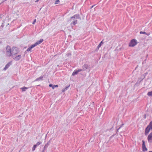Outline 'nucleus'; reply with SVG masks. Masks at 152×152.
<instances>
[{"mask_svg": "<svg viewBox=\"0 0 152 152\" xmlns=\"http://www.w3.org/2000/svg\"><path fill=\"white\" fill-rule=\"evenodd\" d=\"M21 88L22 90V91H25L26 89H27L28 88L25 87H23Z\"/></svg>", "mask_w": 152, "mask_h": 152, "instance_id": "nucleus-13", "label": "nucleus"}, {"mask_svg": "<svg viewBox=\"0 0 152 152\" xmlns=\"http://www.w3.org/2000/svg\"><path fill=\"white\" fill-rule=\"evenodd\" d=\"M79 18V15H75L72 17H71V18H76L77 19Z\"/></svg>", "mask_w": 152, "mask_h": 152, "instance_id": "nucleus-7", "label": "nucleus"}, {"mask_svg": "<svg viewBox=\"0 0 152 152\" xmlns=\"http://www.w3.org/2000/svg\"><path fill=\"white\" fill-rule=\"evenodd\" d=\"M42 78H43V77H42V76L40 77H39L37 78V79H36L35 80V81H39V80H42Z\"/></svg>", "mask_w": 152, "mask_h": 152, "instance_id": "nucleus-11", "label": "nucleus"}, {"mask_svg": "<svg viewBox=\"0 0 152 152\" xmlns=\"http://www.w3.org/2000/svg\"><path fill=\"white\" fill-rule=\"evenodd\" d=\"M43 39H41L39 41H37L34 44L32 45L30 47H29L27 50L28 51H29L31 50V49L34 48V47L36 46L37 45L41 43L43 41Z\"/></svg>", "mask_w": 152, "mask_h": 152, "instance_id": "nucleus-2", "label": "nucleus"}, {"mask_svg": "<svg viewBox=\"0 0 152 152\" xmlns=\"http://www.w3.org/2000/svg\"><path fill=\"white\" fill-rule=\"evenodd\" d=\"M148 140L149 142H152V132L151 133L148 137Z\"/></svg>", "mask_w": 152, "mask_h": 152, "instance_id": "nucleus-6", "label": "nucleus"}, {"mask_svg": "<svg viewBox=\"0 0 152 152\" xmlns=\"http://www.w3.org/2000/svg\"><path fill=\"white\" fill-rule=\"evenodd\" d=\"M103 44V40H102L100 42V43L98 45V48H99L101 46L102 44Z\"/></svg>", "mask_w": 152, "mask_h": 152, "instance_id": "nucleus-14", "label": "nucleus"}, {"mask_svg": "<svg viewBox=\"0 0 152 152\" xmlns=\"http://www.w3.org/2000/svg\"><path fill=\"white\" fill-rule=\"evenodd\" d=\"M82 70H83L82 69H79L78 70H77V71L78 72H80L82 71Z\"/></svg>", "mask_w": 152, "mask_h": 152, "instance_id": "nucleus-20", "label": "nucleus"}, {"mask_svg": "<svg viewBox=\"0 0 152 152\" xmlns=\"http://www.w3.org/2000/svg\"><path fill=\"white\" fill-rule=\"evenodd\" d=\"M137 41L135 39H132L131 40L129 46V47H133L137 44Z\"/></svg>", "mask_w": 152, "mask_h": 152, "instance_id": "nucleus-3", "label": "nucleus"}, {"mask_svg": "<svg viewBox=\"0 0 152 152\" xmlns=\"http://www.w3.org/2000/svg\"><path fill=\"white\" fill-rule=\"evenodd\" d=\"M149 152H152L151 151H149Z\"/></svg>", "mask_w": 152, "mask_h": 152, "instance_id": "nucleus-26", "label": "nucleus"}, {"mask_svg": "<svg viewBox=\"0 0 152 152\" xmlns=\"http://www.w3.org/2000/svg\"><path fill=\"white\" fill-rule=\"evenodd\" d=\"M140 34H146L148 36H149L150 35V34H147L145 32V31H141L140 32Z\"/></svg>", "mask_w": 152, "mask_h": 152, "instance_id": "nucleus-12", "label": "nucleus"}, {"mask_svg": "<svg viewBox=\"0 0 152 152\" xmlns=\"http://www.w3.org/2000/svg\"><path fill=\"white\" fill-rule=\"evenodd\" d=\"M38 1V0H37L36 1H35L36 2H37Z\"/></svg>", "mask_w": 152, "mask_h": 152, "instance_id": "nucleus-25", "label": "nucleus"}, {"mask_svg": "<svg viewBox=\"0 0 152 152\" xmlns=\"http://www.w3.org/2000/svg\"><path fill=\"white\" fill-rule=\"evenodd\" d=\"M151 128H152V121L151 122Z\"/></svg>", "mask_w": 152, "mask_h": 152, "instance_id": "nucleus-23", "label": "nucleus"}, {"mask_svg": "<svg viewBox=\"0 0 152 152\" xmlns=\"http://www.w3.org/2000/svg\"><path fill=\"white\" fill-rule=\"evenodd\" d=\"M59 2V0H56L55 1V4H58Z\"/></svg>", "mask_w": 152, "mask_h": 152, "instance_id": "nucleus-18", "label": "nucleus"}, {"mask_svg": "<svg viewBox=\"0 0 152 152\" xmlns=\"http://www.w3.org/2000/svg\"><path fill=\"white\" fill-rule=\"evenodd\" d=\"M142 151H146L147 150V149L146 148L145 145V142L144 141H142Z\"/></svg>", "mask_w": 152, "mask_h": 152, "instance_id": "nucleus-5", "label": "nucleus"}, {"mask_svg": "<svg viewBox=\"0 0 152 152\" xmlns=\"http://www.w3.org/2000/svg\"><path fill=\"white\" fill-rule=\"evenodd\" d=\"M36 147H37V146L35 145H34L33 146V148H32L33 151H34L35 150V148H36Z\"/></svg>", "mask_w": 152, "mask_h": 152, "instance_id": "nucleus-16", "label": "nucleus"}, {"mask_svg": "<svg viewBox=\"0 0 152 152\" xmlns=\"http://www.w3.org/2000/svg\"><path fill=\"white\" fill-rule=\"evenodd\" d=\"M147 95L148 96H152V91L151 92H148V94Z\"/></svg>", "mask_w": 152, "mask_h": 152, "instance_id": "nucleus-15", "label": "nucleus"}, {"mask_svg": "<svg viewBox=\"0 0 152 152\" xmlns=\"http://www.w3.org/2000/svg\"><path fill=\"white\" fill-rule=\"evenodd\" d=\"M20 50L18 48L15 47H12V48L9 46H7L5 52V54L7 56H12L14 60L18 61L21 57V55L18 54Z\"/></svg>", "mask_w": 152, "mask_h": 152, "instance_id": "nucleus-1", "label": "nucleus"}, {"mask_svg": "<svg viewBox=\"0 0 152 152\" xmlns=\"http://www.w3.org/2000/svg\"><path fill=\"white\" fill-rule=\"evenodd\" d=\"M94 7V6H92L91 7V8H92V7Z\"/></svg>", "mask_w": 152, "mask_h": 152, "instance_id": "nucleus-24", "label": "nucleus"}, {"mask_svg": "<svg viewBox=\"0 0 152 152\" xmlns=\"http://www.w3.org/2000/svg\"><path fill=\"white\" fill-rule=\"evenodd\" d=\"M11 64V63H8L5 66V67L4 68V70H6V69H7L8 68V67L10 66V65Z\"/></svg>", "mask_w": 152, "mask_h": 152, "instance_id": "nucleus-8", "label": "nucleus"}, {"mask_svg": "<svg viewBox=\"0 0 152 152\" xmlns=\"http://www.w3.org/2000/svg\"><path fill=\"white\" fill-rule=\"evenodd\" d=\"M78 73L77 70L74 71V72L72 73V75L74 76L75 75L77 74Z\"/></svg>", "mask_w": 152, "mask_h": 152, "instance_id": "nucleus-10", "label": "nucleus"}, {"mask_svg": "<svg viewBox=\"0 0 152 152\" xmlns=\"http://www.w3.org/2000/svg\"><path fill=\"white\" fill-rule=\"evenodd\" d=\"M77 23V20H75L73 21L72 23H71V26L75 25V24H76Z\"/></svg>", "mask_w": 152, "mask_h": 152, "instance_id": "nucleus-9", "label": "nucleus"}, {"mask_svg": "<svg viewBox=\"0 0 152 152\" xmlns=\"http://www.w3.org/2000/svg\"><path fill=\"white\" fill-rule=\"evenodd\" d=\"M150 129H152L151 125V123H150V124L147 126L145 129V135H147L148 134L150 131Z\"/></svg>", "mask_w": 152, "mask_h": 152, "instance_id": "nucleus-4", "label": "nucleus"}, {"mask_svg": "<svg viewBox=\"0 0 152 152\" xmlns=\"http://www.w3.org/2000/svg\"><path fill=\"white\" fill-rule=\"evenodd\" d=\"M36 20L35 19L32 23L33 24H34L36 22Z\"/></svg>", "mask_w": 152, "mask_h": 152, "instance_id": "nucleus-21", "label": "nucleus"}, {"mask_svg": "<svg viewBox=\"0 0 152 152\" xmlns=\"http://www.w3.org/2000/svg\"><path fill=\"white\" fill-rule=\"evenodd\" d=\"M41 143V142H37V143H36V144H35V145H36V146H38Z\"/></svg>", "mask_w": 152, "mask_h": 152, "instance_id": "nucleus-17", "label": "nucleus"}, {"mask_svg": "<svg viewBox=\"0 0 152 152\" xmlns=\"http://www.w3.org/2000/svg\"><path fill=\"white\" fill-rule=\"evenodd\" d=\"M54 87H58V85H54Z\"/></svg>", "mask_w": 152, "mask_h": 152, "instance_id": "nucleus-22", "label": "nucleus"}, {"mask_svg": "<svg viewBox=\"0 0 152 152\" xmlns=\"http://www.w3.org/2000/svg\"><path fill=\"white\" fill-rule=\"evenodd\" d=\"M49 86L50 87H51L53 89L54 88V85H53L52 84H50L49 85Z\"/></svg>", "mask_w": 152, "mask_h": 152, "instance_id": "nucleus-19", "label": "nucleus"}]
</instances>
